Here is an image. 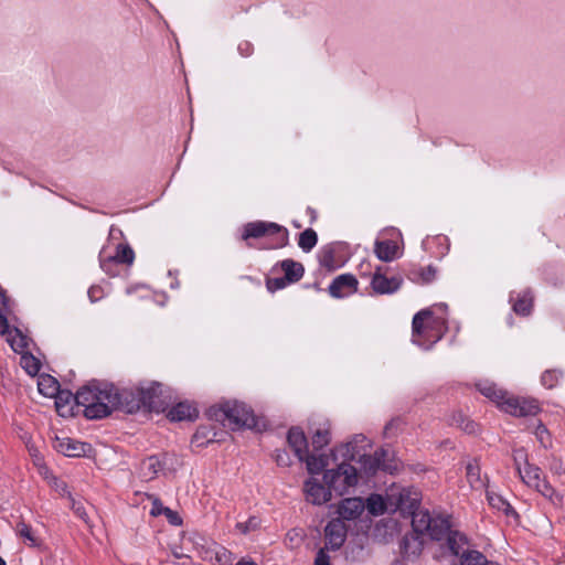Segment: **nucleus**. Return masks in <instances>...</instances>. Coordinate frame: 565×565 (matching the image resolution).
Instances as JSON below:
<instances>
[{
  "label": "nucleus",
  "instance_id": "2f4dec72",
  "mask_svg": "<svg viewBox=\"0 0 565 565\" xmlns=\"http://www.w3.org/2000/svg\"><path fill=\"white\" fill-rule=\"evenodd\" d=\"M461 565H499L497 563L490 562L487 557L479 551L468 550L462 552L460 558Z\"/></svg>",
  "mask_w": 565,
  "mask_h": 565
},
{
  "label": "nucleus",
  "instance_id": "09e8293b",
  "mask_svg": "<svg viewBox=\"0 0 565 565\" xmlns=\"http://www.w3.org/2000/svg\"><path fill=\"white\" fill-rule=\"evenodd\" d=\"M8 313L9 312H1L0 313V335L8 337L10 332L13 331V329H10L9 322H8Z\"/></svg>",
  "mask_w": 565,
  "mask_h": 565
},
{
  "label": "nucleus",
  "instance_id": "9b49d317",
  "mask_svg": "<svg viewBox=\"0 0 565 565\" xmlns=\"http://www.w3.org/2000/svg\"><path fill=\"white\" fill-rule=\"evenodd\" d=\"M114 411L134 414L142 408L140 386L118 388L114 385Z\"/></svg>",
  "mask_w": 565,
  "mask_h": 565
},
{
  "label": "nucleus",
  "instance_id": "a878e982",
  "mask_svg": "<svg viewBox=\"0 0 565 565\" xmlns=\"http://www.w3.org/2000/svg\"><path fill=\"white\" fill-rule=\"evenodd\" d=\"M53 397L55 398V407L57 413L62 416H66L67 414L72 413L73 403L76 404L77 393L73 394L68 390L58 388L57 394H54Z\"/></svg>",
  "mask_w": 565,
  "mask_h": 565
},
{
  "label": "nucleus",
  "instance_id": "4468645a",
  "mask_svg": "<svg viewBox=\"0 0 565 565\" xmlns=\"http://www.w3.org/2000/svg\"><path fill=\"white\" fill-rule=\"evenodd\" d=\"M358 279L352 274H342L330 284L328 291L333 298H344L358 290Z\"/></svg>",
  "mask_w": 565,
  "mask_h": 565
},
{
  "label": "nucleus",
  "instance_id": "c756f323",
  "mask_svg": "<svg viewBox=\"0 0 565 565\" xmlns=\"http://www.w3.org/2000/svg\"><path fill=\"white\" fill-rule=\"evenodd\" d=\"M449 423L452 426L459 427L467 434L472 435V434H477L479 431V425L476 422L468 418L461 412H457V413L452 414Z\"/></svg>",
  "mask_w": 565,
  "mask_h": 565
},
{
  "label": "nucleus",
  "instance_id": "a19ab883",
  "mask_svg": "<svg viewBox=\"0 0 565 565\" xmlns=\"http://www.w3.org/2000/svg\"><path fill=\"white\" fill-rule=\"evenodd\" d=\"M533 434L535 435L537 441L541 444L542 447H544L545 449L552 447V435L545 425L539 423L535 429L533 430Z\"/></svg>",
  "mask_w": 565,
  "mask_h": 565
},
{
  "label": "nucleus",
  "instance_id": "f257e3e1",
  "mask_svg": "<svg viewBox=\"0 0 565 565\" xmlns=\"http://www.w3.org/2000/svg\"><path fill=\"white\" fill-rule=\"evenodd\" d=\"M114 384L90 381L77 391L76 405L84 407L88 419H102L114 411Z\"/></svg>",
  "mask_w": 565,
  "mask_h": 565
},
{
  "label": "nucleus",
  "instance_id": "aec40b11",
  "mask_svg": "<svg viewBox=\"0 0 565 565\" xmlns=\"http://www.w3.org/2000/svg\"><path fill=\"white\" fill-rule=\"evenodd\" d=\"M510 301L512 302L513 311L519 316H529L533 309L534 296L532 290L525 289L518 294H511Z\"/></svg>",
  "mask_w": 565,
  "mask_h": 565
},
{
  "label": "nucleus",
  "instance_id": "393cba45",
  "mask_svg": "<svg viewBox=\"0 0 565 565\" xmlns=\"http://www.w3.org/2000/svg\"><path fill=\"white\" fill-rule=\"evenodd\" d=\"M424 548V541L418 534H407L403 537L401 543V550L405 557L416 558L418 557Z\"/></svg>",
  "mask_w": 565,
  "mask_h": 565
},
{
  "label": "nucleus",
  "instance_id": "473e14b6",
  "mask_svg": "<svg viewBox=\"0 0 565 565\" xmlns=\"http://www.w3.org/2000/svg\"><path fill=\"white\" fill-rule=\"evenodd\" d=\"M7 342L10 344L14 352L20 354H23L29 347L28 338L17 328H14L13 331L9 333L7 337Z\"/></svg>",
  "mask_w": 565,
  "mask_h": 565
},
{
  "label": "nucleus",
  "instance_id": "6e6552de",
  "mask_svg": "<svg viewBox=\"0 0 565 565\" xmlns=\"http://www.w3.org/2000/svg\"><path fill=\"white\" fill-rule=\"evenodd\" d=\"M323 479L331 491L343 495L349 488L358 483V471L351 463L342 462L335 469L327 470Z\"/></svg>",
  "mask_w": 565,
  "mask_h": 565
},
{
  "label": "nucleus",
  "instance_id": "0e129e2a",
  "mask_svg": "<svg viewBox=\"0 0 565 565\" xmlns=\"http://www.w3.org/2000/svg\"><path fill=\"white\" fill-rule=\"evenodd\" d=\"M417 505V501L416 500H413L409 504V508L411 509H414L415 507Z\"/></svg>",
  "mask_w": 565,
  "mask_h": 565
},
{
  "label": "nucleus",
  "instance_id": "cd10ccee",
  "mask_svg": "<svg viewBox=\"0 0 565 565\" xmlns=\"http://www.w3.org/2000/svg\"><path fill=\"white\" fill-rule=\"evenodd\" d=\"M437 268L433 265L414 267L409 270L408 278L417 284H429L436 279Z\"/></svg>",
  "mask_w": 565,
  "mask_h": 565
},
{
  "label": "nucleus",
  "instance_id": "f3484780",
  "mask_svg": "<svg viewBox=\"0 0 565 565\" xmlns=\"http://www.w3.org/2000/svg\"><path fill=\"white\" fill-rule=\"evenodd\" d=\"M311 440L315 450L326 447L331 440V424L328 419H320L310 425Z\"/></svg>",
  "mask_w": 565,
  "mask_h": 565
},
{
  "label": "nucleus",
  "instance_id": "a18cd8bd",
  "mask_svg": "<svg viewBox=\"0 0 565 565\" xmlns=\"http://www.w3.org/2000/svg\"><path fill=\"white\" fill-rule=\"evenodd\" d=\"M260 526V520L257 516H250L246 522H238L236 524V529L242 534H247L249 532L256 531Z\"/></svg>",
  "mask_w": 565,
  "mask_h": 565
},
{
  "label": "nucleus",
  "instance_id": "de8ad7c7",
  "mask_svg": "<svg viewBox=\"0 0 565 565\" xmlns=\"http://www.w3.org/2000/svg\"><path fill=\"white\" fill-rule=\"evenodd\" d=\"M87 295L92 302H96L104 297V289L100 286L94 285L88 289Z\"/></svg>",
  "mask_w": 565,
  "mask_h": 565
},
{
  "label": "nucleus",
  "instance_id": "680f3d73",
  "mask_svg": "<svg viewBox=\"0 0 565 565\" xmlns=\"http://www.w3.org/2000/svg\"><path fill=\"white\" fill-rule=\"evenodd\" d=\"M236 565H257V564L252 559L242 558L236 563Z\"/></svg>",
  "mask_w": 565,
  "mask_h": 565
},
{
  "label": "nucleus",
  "instance_id": "20e7f679",
  "mask_svg": "<svg viewBox=\"0 0 565 565\" xmlns=\"http://www.w3.org/2000/svg\"><path fill=\"white\" fill-rule=\"evenodd\" d=\"M512 457L519 477L527 487L534 488L543 497L552 501L554 498L562 499L546 480L541 468L529 462L527 454L523 448L514 449Z\"/></svg>",
  "mask_w": 565,
  "mask_h": 565
},
{
  "label": "nucleus",
  "instance_id": "7c9ffc66",
  "mask_svg": "<svg viewBox=\"0 0 565 565\" xmlns=\"http://www.w3.org/2000/svg\"><path fill=\"white\" fill-rule=\"evenodd\" d=\"M39 392L45 397H53L57 394L60 383L51 375H41L38 382Z\"/></svg>",
  "mask_w": 565,
  "mask_h": 565
},
{
  "label": "nucleus",
  "instance_id": "72a5a7b5",
  "mask_svg": "<svg viewBox=\"0 0 565 565\" xmlns=\"http://www.w3.org/2000/svg\"><path fill=\"white\" fill-rule=\"evenodd\" d=\"M307 465V469L311 475L320 473L328 466V457L320 455L316 456L308 452V457L302 460Z\"/></svg>",
  "mask_w": 565,
  "mask_h": 565
},
{
  "label": "nucleus",
  "instance_id": "e433bc0d",
  "mask_svg": "<svg viewBox=\"0 0 565 565\" xmlns=\"http://www.w3.org/2000/svg\"><path fill=\"white\" fill-rule=\"evenodd\" d=\"M563 377V372L557 369L546 370L543 372L541 376V383L548 390L554 388L561 379Z\"/></svg>",
  "mask_w": 565,
  "mask_h": 565
},
{
  "label": "nucleus",
  "instance_id": "f704fd0d",
  "mask_svg": "<svg viewBox=\"0 0 565 565\" xmlns=\"http://www.w3.org/2000/svg\"><path fill=\"white\" fill-rule=\"evenodd\" d=\"M487 500L493 509H497L507 515L514 513V510L510 503L498 493L487 491Z\"/></svg>",
  "mask_w": 565,
  "mask_h": 565
},
{
  "label": "nucleus",
  "instance_id": "4be33fe9",
  "mask_svg": "<svg viewBox=\"0 0 565 565\" xmlns=\"http://www.w3.org/2000/svg\"><path fill=\"white\" fill-rule=\"evenodd\" d=\"M55 448L67 457H81L86 454L89 445L71 438L57 439Z\"/></svg>",
  "mask_w": 565,
  "mask_h": 565
},
{
  "label": "nucleus",
  "instance_id": "69168bd1",
  "mask_svg": "<svg viewBox=\"0 0 565 565\" xmlns=\"http://www.w3.org/2000/svg\"><path fill=\"white\" fill-rule=\"evenodd\" d=\"M0 565H7L6 561L0 556Z\"/></svg>",
  "mask_w": 565,
  "mask_h": 565
},
{
  "label": "nucleus",
  "instance_id": "1a4fd4ad",
  "mask_svg": "<svg viewBox=\"0 0 565 565\" xmlns=\"http://www.w3.org/2000/svg\"><path fill=\"white\" fill-rule=\"evenodd\" d=\"M180 462L174 454L153 455L145 458L139 465V476L150 481L158 477L159 472H174Z\"/></svg>",
  "mask_w": 565,
  "mask_h": 565
},
{
  "label": "nucleus",
  "instance_id": "bf43d9fd",
  "mask_svg": "<svg viewBox=\"0 0 565 565\" xmlns=\"http://www.w3.org/2000/svg\"><path fill=\"white\" fill-rule=\"evenodd\" d=\"M238 51L239 53L243 55V56H248L250 55L252 51H253V47L250 45V43L248 42H243V43H239L238 45Z\"/></svg>",
  "mask_w": 565,
  "mask_h": 565
},
{
  "label": "nucleus",
  "instance_id": "3c124183",
  "mask_svg": "<svg viewBox=\"0 0 565 565\" xmlns=\"http://www.w3.org/2000/svg\"><path fill=\"white\" fill-rule=\"evenodd\" d=\"M167 509L168 508L162 504L160 499L153 498L152 508L150 511L151 515H153V516L162 515L164 513V510H167Z\"/></svg>",
  "mask_w": 565,
  "mask_h": 565
},
{
  "label": "nucleus",
  "instance_id": "f03ea898",
  "mask_svg": "<svg viewBox=\"0 0 565 565\" xmlns=\"http://www.w3.org/2000/svg\"><path fill=\"white\" fill-rule=\"evenodd\" d=\"M479 391L482 395L494 402L503 412L513 416H534L541 411L536 399L509 395L493 384L480 386Z\"/></svg>",
  "mask_w": 565,
  "mask_h": 565
},
{
  "label": "nucleus",
  "instance_id": "4c0bfd02",
  "mask_svg": "<svg viewBox=\"0 0 565 565\" xmlns=\"http://www.w3.org/2000/svg\"><path fill=\"white\" fill-rule=\"evenodd\" d=\"M21 366L30 375H36L41 369L40 361L30 353L21 354Z\"/></svg>",
  "mask_w": 565,
  "mask_h": 565
},
{
  "label": "nucleus",
  "instance_id": "49530a36",
  "mask_svg": "<svg viewBox=\"0 0 565 565\" xmlns=\"http://www.w3.org/2000/svg\"><path fill=\"white\" fill-rule=\"evenodd\" d=\"M288 285H289V282L287 280H285L284 276L266 279V287H267L268 291H270V292H275L277 290L284 289Z\"/></svg>",
  "mask_w": 565,
  "mask_h": 565
},
{
  "label": "nucleus",
  "instance_id": "338daca9",
  "mask_svg": "<svg viewBox=\"0 0 565 565\" xmlns=\"http://www.w3.org/2000/svg\"><path fill=\"white\" fill-rule=\"evenodd\" d=\"M440 308H444V309H447V305L446 303H441L439 305Z\"/></svg>",
  "mask_w": 565,
  "mask_h": 565
},
{
  "label": "nucleus",
  "instance_id": "603ef678",
  "mask_svg": "<svg viewBox=\"0 0 565 565\" xmlns=\"http://www.w3.org/2000/svg\"><path fill=\"white\" fill-rule=\"evenodd\" d=\"M1 312H10V308L7 291L0 286V313Z\"/></svg>",
  "mask_w": 565,
  "mask_h": 565
},
{
  "label": "nucleus",
  "instance_id": "423d86ee",
  "mask_svg": "<svg viewBox=\"0 0 565 565\" xmlns=\"http://www.w3.org/2000/svg\"><path fill=\"white\" fill-rule=\"evenodd\" d=\"M273 237V248H281L289 243L288 230L277 223L256 221L244 225L242 239Z\"/></svg>",
  "mask_w": 565,
  "mask_h": 565
},
{
  "label": "nucleus",
  "instance_id": "9d476101",
  "mask_svg": "<svg viewBox=\"0 0 565 565\" xmlns=\"http://www.w3.org/2000/svg\"><path fill=\"white\" fill-rule=\"evenodd\" d=\"M142 408L149 412H164L169 405V395L164 393L159 382H152L148 386L140 385Z\"/></svg>",
  "mask_w": 565,
  "mask_h": 565
},
{
  "label": "nucleus",
  "instance_id": "e2e57ef3",
  "mask_svg": "<svg viewBox=\"0 0 565 565\" xmlns=\"http://www.w3.org/2000/svg\"><path fill=\"white\" fill-rule=\"evenodd\" d=\"M351 447H352V446H351V444H347V445L343 447V449L345 450V451L343 452V455H345V456H350V457L353 459V458H354V455L350 452Z\"/></svg>",
  "mask_w": 565,
  "mask_h": 565
},
{
  "label": "nucleus",
  "instance_id": "7ed1b4c3",
  "mask_svg": "<svg viewBox=\"0 0 565 565\" xmlns=\"http://www.w3.org/2000/svg\"><path fill=\"white\" fill-rule=\"evenodd\" d=\"M447 330L446 321L435 318L430 309L418 311L412 322L413 342L425 349L438 342Z\"/></svg>",
  "mask_w": 565,
  "mask_h": 565
},
{
  "label": "nucleus",
  "instance_id": "b1692460",
  "mask_svg": "<svg viewBox=\"0 0 565 565\" xmlns=\"http://www.w3.org/2000/svg\"><path fill=\"white\" fill-rule=\"evenodd\" d=\"M199 415L198 409L188 402H181L171 407L168 418L172 422L194 420Z\"/></svg>",
  "mask_w": 565,
  "mask_h": 565
},
{
  "label": "nucleus",
  "instance_id": "13d9d810",
  "mask_svg": "<svg viewBox=\"0 0 565 565\" xmlns=\"http://www.w3.org/2000/svg\"><path fill=\"white\" fill-rule=\"evenodd\" d=\"M276 462L279 466H288L289 457L286 451H278L276 455Z\"/></svg>",
  "mask_w": 565,
  "mask_h": 565
},
{
  "label": "nucleus",
  "instance_id": "0eeeda50",
  "mask_svg": "<svg viewBox=\"0 0 565 565\" xmlns=\"http://www.w3.org/2000/svg\"><path fill=\"white\" fill-rule=\"evenodd\" d=\"M412 527L415 534H427L434 541L444 540L448 530V516L431 515L427 510L412 512Z\"/></svg>",
  "mask_w": 565,
  "mask_h": 565
},
{
  "label": "nucleus",
  "instance_id": "5fc2aeb1",
  "mask_svg": "<svg viewBox=\"0 0 565 565\" xmlns=\"http://www.w3.org/2000/svg\"><path fill=\"white\" fill-rule=\"evenodd\" d=\"M315 565H330L329 555L326 553L323 548L319 550L317 553Z\"/></svg>",
  "mask_w": 565,
  "mask_h": 565
},
{
  "label": "nucleus",
  "instance_id": "052dcab7",
  "mask_svg": "<svg viewBox=\"0 0 565 565\" xmlns=\"http://www.w3.org/2000/svg\"><path fill=\"white\" fill-rule=\"evenodd\" d=\"M307 214L310 216L311 223H313L317 220V212L315 209L308 206L307 207Z\"/></svg>",
  "mask_w": 565,
  "mask_h": 565
},
{
  "label": "nucleus",
  "instance_id": "79ce46f5",
  "mask_svg": "<svg viewBox=\"0 0 565 565\" xmlns=\"http://www.w3.org/2000/svg\"><path fill=\"white\" fill-rule=\"evenodd\" d=\"M384 455V450L375 451L374 456H362V463L365 469L374 472L376 469L381 468L383 465L381 462V457Z\"/></svg>",
  "mask_w": 565,
  "mask_h": 565
},
{
  "label": "nucleus",
  "instance_id": "2eb2a0df",
  "mask_svg": "<svg viewBox=\"0 0 565 565\" xmlns=\"http://www.w3.org/2000/svg\"><path fill=\"white\" fill-rule=\"evenodd\" d=\"M403 284L399 276L387 277L377 268L371 279V287L374 294L390 295L396 292Z\"/></svg>",
  "mask_w": 565,
  "mask_h": 565
},
{
  "label": "nucleus",
  "instance_id": "c9c22d12",
  "mask_svg": "<svg viewBox=\"0 0 565 565\" xmlns=\"http://www.w3.org/2000/svg\"><path fill=\"white\" fill-rule=\"evenodd\" d=\"M318 243V235L312 228H307L300 233L298 246L305 252L309 253Z\"/></svg>",
  "mask_w": 565,
  "mask_h": 565
},
{
  "label": "nucleus",
  "instance_id": "dca6fc26",
  "mask_svg": "<svg viewBox=\"0 0 565 565\" xmlns=\"http://www.w3.org/2000/svg\"><path fill=\"white\" fill-rule=\"evenodd\" d=\"M303 490L306 493L307 501L312 504H323L331 498V489L326 488L316 479H309L305 482Z\"/></svg>",
  "mask_w": 565,
  "mask_h": 565
},
{
  "label": "nucleus",
  "instance_id": "5701e85b",
  "mask_svg": "<svg viewBox=\"0 0 565 565\" xmlns=\"http://www.w3.org/2000/svg\"><path fill=\"white\" fill-rule=\"evenodd\" d=\"M444 539H446L447 546H448L449 551L451 552V554H454L455 556L461 557L462 552H465L463 547H465V545L468 544V540L463 533L456 531V530H451V524H450L449 519H448V530L445 533Z\"/></svg>",
  "mask_w": 565,
  "mask_h": 565
},
{
  "label": "nucleus",
  "instance_id": "c85d7f7f",
  "mask_svg": "<svg viewBox=\"0 0 565 565\" xmlns=\"http://www.w3.org/2000/svg\"><path fill=\"white\" fill-rule=\"evenodd\" d=\"M397 245L393 241H377L374 252L379 259L392 262L397 255Z\"/></svg>",
  "mask_w": 565,
  "mask_h": 565
},
{
  "label": "nucleus",
  "instance_id": "ea45409f",
  "mask_svg": "<svg viewBox=\"0 0 565 565\" xmlns=\"http://www.w3.org/2000/svg\"><path fill=\"white\" fill-rule=\"evenodd\" d=\"M214 562L212 565H232L233 554L222 545L215 544V552H213Z\"/></svg>",
  "mask_w": 565,
  "mask_h": 565
},
{
  "label": "nucleus",
  "instance_id": "c03bdc74",
  "mask_svg": "<svg viewBox=\"0 0 565 565\" xmlns=\"http://www.w3.org/2000/svg\"><path fill=\"white\" fill-rule=\"evenodd\" d=\"M319 263L322 267L327 268L328 270L335 269L334 264V252L332 248H323L319 255Z\"/></svg>",
  "mask_w": 565,
  "mask_h": 565
},
{
  "label": "nucleus",
  "instance_id": "37998d69",
  "mask_svg": "<svg viewBox=\"0 0 565 565\" xmlns=\"http://www.w3.org/2000/svg\"><path fill=\"white\" fill-rule=\"evenodd\" d=\"M17 534L29 542L31 546L38 545L36 537L33 534L32 527L25 522L21 521L17 524Z\"/></svg>",
  "mask_w": 565,
  "mask_h": 565
},
{
  "label": "nucleus",
  "instance_id": "39448f33",
  "mask_svg": "<svg viewBox=\"0 0 565 565\" xmlns=\"http://www.w3.org/2000/svg\"><path fill=\"white\" fill-rule=\"evenodd\" d=\"M209 415L224 425L227 424L232 429L257 427V419L253 411L246 404L237 401L220 403L209 409Z\"/></svg>",
  "mask_w": 565,
  "mask_h": 565
},
{
  "label": "nucleus",
  "instance_id": "8fccbe9b",
  "mask_svg": "<svg viewBox=\"0 0 565 565\" xmlns=\"http://www.w3.org/2000/svg\"><path fill=\"white\" fill-rule=\"evenodd\" d=\"M215 544H216L215 542H212L210 546L202 547L201 557L203 561H206V562H210L211 564H213V562H214L213 552H215Z\"/></svg>",
  "mask_w": 565,
  "mask_h": 565
},
{
  "label": "nucleus",
  "instance_id": "4d7b16f0",
  "mask_svg": "<svg viewBox=\"0 0 565 565\" xmlns=\"http://www.w3.org/2000/svg\"><path fill=\"white\" fill-rule=\"evenodd\" d=\"M72 509L74 510L75 514L85 520L86 521V518H87V513L85 511V508L81 504V503H76L74 500H73V504H72Z\"/></svg>",
  "mask_w": 565,
  "mask_h": 565
},
{
  "label": "nucleus",
  "instance_id": "a211bd4d",
  "mask_svg": "<svg viewBox=\"0 0 565 565\" xmlns=\"http://www.w3.org/2000/svg\"><path fill=\"white\" fill-rule=\"evenodd\" d=\"M287 441L300 461L308 457V441L300 428L291 427L287 435Z\"/></svg>",
  "mask_w": 565,
  "mask_h": 565
},
{
  "label": "nucleus",
  "instance_id": "412c9836",
  "mask_svg": "<svg viewBox=\"0 0 565 565\" xmlns=\"http://www.w3.org/2000/svg\"><path fill=\"white\" fill-rule=\"evenodd\" d=\"M279 267L284 273V278L290 284L298 282L305 274V267L301 263L296 262L291 258L284 259L277 263L274 270Z\"/></svg>",
  "mask_w": 565,
  "mask_h": 565
},
{
  "label": "nucleus",
  "instance_id": "ddd939ff",
  "mask_svg": "<svg viewBox=\"0 0 565 565\" xmlns=\"http://www.w3.org/2000/svg\"><path fill=\"white\" fill-rule=\"evenodd\" d=\"M134 260H135V253H134V249L128 244H118L116 247L115 255H111L108 257H103L100 255V258H99L102 269L105 273L113 275V276L115 275L111 271V266L114 264H124V265L130 266V265H132Z\"/></svg>",
  "mask_w": 565,
  "mask_h": 565
},
{
  "label": "nucleus",
  "instance_id": "6e6d98bb",
  "mask_svg": "<svg viewBox=\"0 0 565 565\" xmlns=\"http://www.w3.org/2000/svg\"><path fill=\"white\" fill-rule=\"evenodd\" d=\"M52 486L56 489V491H58L61 494H68L70 495V491L67 490V484L57 479V478H53L52 480Z\"/></svg>",
  "mask_w": 565,
  "mask_h": 565
},
{
  "label": "nucleus",
  "instance_id": "6ab92c4d",
  "mask_svg": "<svg viewBox=\"0 0 565 565\" xmlns=\"http://www.w3.org/2000/svg\"><path fill=\"white\" fill-rule=\"evenodd\" d=\"M364 502L361 498H347L338 507V514L342 520H355L364 511Z\"/></svg>",
  "mask_w": 565,
  "mask_h": 565
},
{
  "label": "nucleus",
  "instance_id": "58836bf2",
  "mask_svg": "<svg viewBox=\"0 0 565 565\" xmlns=\"http://www.w3.org/2000/svg\"><path fill=\"white\" fill-rule=\"evenodd\" d=\"M366 507L373 515H381L386 511V504L380 494H372L367 499Z\"/></svg>",
  "mask_w": 565,
  "mask_h": 565
},
{
  "label": "nucleus",
  "instance_id": "864d4df0",
  "mask_svg": "<svg viewBox=\"0 0 565 565\" xmlns=\"http://www.w3.org/2000/svg\"><path fill=\"white\" fill-rule=\"evenodd\" d=\"M163 514L167 516L168 521L173 525H180L182 523V520L178 512L171 510L170 508L164 510Z\"/></svg>",
  "mask_w": 565,
  "mask_h": 565
},
{
  "label": "nucleus",
  "instance_id": "bb28decb",
  "mask_svg": "<svg viewBox=\"0 0 565 565\" xmlns=\"http://www.w3.org/2000/svg\"><path fill=\"white\" fill-rule=\"evenodd\" d=\"M466 478L472 489L480 490L486 487V482L481 478V469L477 458L468 461L466 466Z\"/></svg>",
  "mask_w": 565,
  "mask_h": 565
},
{
  "label": "nucleus",
  "instance_id": "f8f14e48",
  "mask_svg": "<svg viewBox=\"0 0 565 565\" xmlns=\"http://www.w3.org/2000/svg\"><path fill=\"white\" fill-rule=\"evenodd\" d=\"M347 531V526L340 518L329 521L324 529L326 548L339 550L345 542Z\"/></svg>",
  "mask_w": 565,
  "mask_h": 565
}]
</instances>
